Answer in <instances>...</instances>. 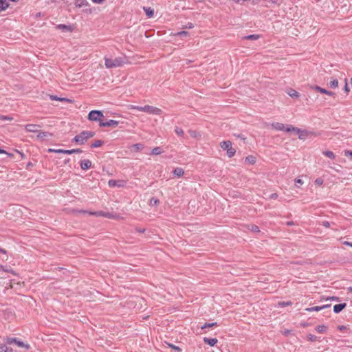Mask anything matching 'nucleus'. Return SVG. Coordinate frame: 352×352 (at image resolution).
Instances as JSON below:
<instances>
[{"mask_svg": "<svg viewBox=\"0 0 352 352\" xmlns=\"http://www.w3.org/2000/svg\"><path fill=\"white\" fill-rule=\"evenodd\" d=\"M129 109H137L140 111H144L153 115H160L162 113L160 109L149 105H145L144 107L131 105Z\"/></svg>", "mask_w": 352, "mask_h": 352, "instance_id": "f257e3e1", "label": "nucleus"}, {"mask_svg": "<svg viewBox=\"0 0 352 352\" xmlns=\"http://www.w3.org/2000/svg\"><path fill=\"white\" fill-rule=\"evenodd\" d=\"M125 63V60L124 58L118 57L114 59L109 58H104V65L107 68L111 69V68H116L118 67H121Z\"/></svg>", "mask_w": 352, "mask_h": 352, "instance_id": "f03ea898", "label": "nucleus"}, {"mask_svg": "<svg viewBox=\"0 0 352 352\" xmlns=\"http://www.w3.org/2000/svg\"><path fill=\"white\" fill-rule=\"evenodd\" d=\"M94 133L91 131H82L74 137V141L79 144H83L89 138H92Z\"/></svg>", "mask_w": 352, "mask_h": 352, "instance_id": "7ed1b4c3", "label": "nucleus"}, {"mask_svg": "<svg viewBox=\"0 0 352 352\" xmlns=\"http://www.w3.org/2000/svg\"><path fill=\"white\" fill-rule=\"evenodd\" d=\"M221 147L223 150L227 151V155L229 157H232L236 153L235 149L232 147V143L230 141L222 142L221 143Z\"/></svg>", "mask_w": 352, "mask_h": 352, "instance_id": "20e7f679", "label": "nucleus"}, {"mask_svg": "<svg viewBox=\"0 0 352 352\" xmlns=\"http://www.w3.org/2000/svg\"><path fill=\"white\" fill-rule=\"evenodd\" d=\"M103 118L104 115L102 112L97 110L91 111L88 115L89 120L91 121L103 122L102 120Z\"/></svg>", "mask_w": 352, "mask_h": 352, "instance_id": "39448f33", "label": "nucleus"}, {"mask_svg": "<svg viewBox=\"0 0 352 352\" xmlns=\"http://www.w3.org/2000/svg\"><path fill=\"white\" fill-rule=\"evenodd\" d=\"M110 187H124L126 184V182L124 180H114L111 179L108 182Z\"/></svg>", "mask_w": 352, "mask_h": 352, "instance_id": "423d86ee", "label": "nucleus"}, {"mask_svg": "<svg viewBox=\"0 0 352 352\" xmlns=\"http://www.w3.org/2000/svg\"><path fill=\"white\" fill-rule=\"evenodd\" d=\"M8 342L9 344H15L19 347H24V348L28 349L30 346L28 344H25L22 341H20V340H17L16 338H9L8 340Z\"/></svg>", "mask_w": 352, "mask_h": 352, "instance_id": "0eeeda50", "label": "nucleus"}, {"mask_svg": "<svg viewBox=\"0 0 352 352\" xmlns=\"http://www.w3.org/2000/svg\"><path fill=\"white\" fill-rule=\"evenodd\" d=\"M118 122L113 120H110L107 122H100L99 123V125L100 126H111V127H116L118 125Z\"/></svg>", "mask_w": 352, "mask_h": 352, "instance_id": "6e6552de", "label": "nucleus"}, {"mask_svg": "<svg viewBox=\"0 0 352 352\" xmlns=\"http://www.w3.org/2000/svg\"><path fill=\"white\" fill-rule=\"evenodd\" d=\"M312 88L322 94H327L329 96H334L335 95V93H333L332 91H327V89H323L319 86H314Z\"/></svg>", "mask_w": 352, "mask_h": 352, "instance_id": "1a4fd4ad", "label": "nucleus"}, {"mask_svg": "<svg viewBox=\"0 0 352 352\" xmlns=\"http://www.w3.org/2000/svg\"><path fill=\"white\" fill-rule=\"evenodd\" d=\"M91 166V162L89 160H83L80 162V167L82 170H87Z\"/></svg>", "mask_w": 352, "mask_h": 352, "instance_id": "9d476101", "label": "nucleus"}, {"mask_svg": "<svg viewBox=\"0 0 352 352\" xmlns=\"http://www.w3.org/2000/svg\"><path fill=\"white\" fill-rule=\"evenodd\" d=\"M330 307V305H323V306H315V307H310V308H307L306 309V311H320L323 309H325V308H327V307Z\"/></svg>", "mask_w": 352, "mask_h": 352, "instance_id": "9b49d317", "label": "nucleus"}, {"mask_svg": "<svg viewBox=\"0 0 352 352\" xmlns=\"http://www.w3.org/2000/svg\"><path fill=\"white\" fill-rule=\"evenodd\" d=\"M271 126L277 131H285V125L280 122H273L271 124Z\"/></svg>", "mask_w": 352, "mask_h": 352, "instance_id": "f8f14e48", "label": "nucleus"}, {"mask_svg": "<svg viewBox=\"0 0 352 352\" xmlns=\"http://www.w3.org/2000/svg\"><path fill=\"white\" fill-rule=\"evenodd\" d=\"M39 128V125L37 124H27L25 126V129L28 132H37L38 131V129Z\"/></svg>", "mask_w": 352, "mask_h": 352, "instance_id": "ddd939ff", "label": "nucleus"}, {"mask_svg": "<svg viewBox=\"0 0 352 352\" xmlns=\"http://www.w3.org/2000/svg\"><path fill=\"white\" fill-rule=\"evenodd\" d=\"M346 306V303H341L334 305L333 311L335 313H340L343 309H344Z\"/></svg>", "mask_w": 352, "mask_h": 352, "instance_id": "4468645a", "label": "nucleus"}, {"mask_svg": "<svg viewBox=\"0 0 352 352\" xmlns=\"http://www.w3.org/2000/svg\"><path fill=\"white\" fill-rule=\"evenodd\" d=\"M89 214L95 215L96 217L102 216V217H108V218H111V217L109 213H105V212H104L102 211H97V212H89Z\"/></svg>", "mask_w": 352, "mask_h": 352, "instance_id": "2eb2a0df", "label": "nucleus"}, {"mask_svg": "<svg viewBox=\"0 0 352 352\" xmlns=\"http://www.w3.org/2000/svg\"><path fill=\"white\" fill-rule=\"evenodd\" d=\"M204 341L205 343L209 344L210 346H212L217 342V339L216 338H204Z\"/></svg>", "mask_w": 352, "mask_h": 352, "instance_id": "dca6fc26", "label": "nucleus"}, {"mask_svg": "<svg viewBox=\"0 0 352 352\" xmlns=\"http://www.w3.org/2000/svg\"><path fill=\"white\" fill-rule=\"evenodd\" d=\"M50 152H54L57 153H65V154H72L74 151H70V150H63V149H49Z\"/></svg>", "mask_w": 352, "mask_h": 352, "instance_id": "f3484780", "label": "nucleus"}, {"mask_svg": "<svg viewBox=\"0 0 352 352\" xmlns=\"http://www.w3.org/2000/svg\"><path fill=\"white\" fill-rule=\"evenodd\" d=\"M143 10L148 17L151 18L154 15V10L153 8L150 7H144Z\"/></svg>", "mask_w": 352, "mask_h": 352, "instance_id": "a211bd4d", "label": "nucleus"}, {"mask_svg": "<svg viewBox=\"0 0 352 352\" xmlns=\"http://www.w3.org/2000/svg\"><path fill=\"white\" fill-rule=\"evenodd\" d=\"M287 94L292 98H298L300 96L299 93L293 89H289Z\"/></svg>", "mask_w": 352, "mask_h": 352, "instance_id": "6ab92c4d", "label": "nucleus"}, {"mask_svg": "<svg viewBox=\"0 0 352 352\" xmlns=\"http://www.w3.org/2000/svg\"><path fill=\"white\" fill-rule=\"evenodd\" d=\"M9 6L7 0H0V12L5 10Z\"/></svg>", "mask_w": 352, "mask_h": 352, "instance_id": "aec40b11", "label": "nucleus"}, {"mask_svg": "<svg viewBox=\"0 0 352 352\" xmlns=\"http://www.w3.org/2000/svg\"><path fill=\"white\" fill-rule=\"evenodd\" d=\"M174 175L177 177L183 176L184 171L182 168H176L173 171Z\"/></svg>", "mask_w": 352, "mask_h": 352, "instance_id": "412c9836", "label": "nucleus"}, {"mask_svg": "<svg viewBox=\"0 0 352 352\" xmlns=\"http://www.w3.org/2000/svg\"><path fill=\"white\" fill-rule=\"evenodd\" d=\"M49 136H52V134L47 133V132H43V131H39L37 135V138L41 140H43Z\"/></svg>", "mask_w": 352, "mask_h": 352, "instance_id": "4be33fe9", "label": "nucleus"}, {"mask_svg": "<svg viewBox=\"0 0 352 352\" xmlns=\"http://www.w3.org/2000/svg\"><path fill=\"white\" fill-rule=\"evenodd\" d=\"M285 131L287 132H292V131L300 132V129H298L297 127H294L291 125H289V126H285Z\"/></svg>", "mask_w": 352, "mask_h": 352, "instance_id": "5701e85b", "label": "nucleus"}, {"mask_svg": "<svg viewBox=\"0 0 352 352\" xmlns=\"http://www.w3.org/2000/svg\"><path fill=\"white\" fill-rule=\"evenodd\" d=\"M327 327L324 325H318V327H316V330L318 333H325V331H327Z\"/></svg>", "mask_w": 352, "mask_h": 352, "instance_id": "b1692460", "label": "nucleus"}, {"mask_svg": "<svg viewBox=\"0 0 352 352\" xmlns=\"http://www.w3.org/2000/svg\"><path fill=\"white\" fill-rule=\"evenodd\" d=\"M0 352H13L12 349L6 345H0Z\"/></svg>", "mask_w": 352, "mask_h": 352, "instance_id": "393cba45", "label": "nucleus"}, {"mask_svg": "<svg viewBox=\"0 0 352 352\" xmlns=\"http://www.w3.org/2000/svg\"><path fill=\"white\" fill-rule=\"evenodd\" d=\"M56 28L63 30V31H71L72 30L70 27L67 26L65 25H62V24L58 25L56 26Z\"/></svg>", "mask_w": 352, "mask_h": 352, "instance_id": "a878e982", "label": "nucleus"}, {"mask_svg": "<svg viewBox=\"0 0 352 352\" xmlns=\"http://www.w3.org/2000/svg\"><path fill=\"white\" fill-rule=\"evenodd\" d=\"M329 86L331 88L336 89L338 87V81L336 79H333V80L329 82Z\"/></svg>", "mask_w": 352, "mask_h": 352, "instance_id": "bb28decb", "label": "nucleus"}, {"mask_svg": "<svg viewBox=\"0 0 352 352\" xmlns=\"http://www.w3.org/2000/svg\"><path fill=\"white\" fill-rule=\"evenodd\" d=\"M298 134H299V138L300 140H305L307 137V132L305 131H302L300 129V132H296Z\"/></svg>", "mask_w": 352, "mask_h": 352, "instance_id": "cd10ccee", "label": "nucleus"}, {"mask_svg": "<svg viewBox=\"0 0 352 352\" xmlns=\"http://www.w3.org/2000/svg\"><path fill=\"white\" fill-rule=\"evenodd\" d=\"M131 147L133 149V151H138L142 150L144 146L142 144H135L132 145Z\"/></svg>", "mask_w": 352, "mask_h": 352, "instance_id": "c85d7f7f", "label": "nucleus"}, {"mask_svg": "<svg viewBox=\"0 0 352 352\" xmlns=\"http://www.w3.org/2000/svg\"><path fill=\"white\" fill-rule=\"evenodd\" d=\"M323 154L325 156H327V157L331 158V159H334L335 157H336L334 153L332 151H324Z\"/></svg>", "mask_w": 352, "mask_h": 352, "instance_id": "c756f323", "label": "nucleus"}, {"mask_svg": "<svg viewBox=\"0 0 352 352\" xmlns=\"http://www.w3.org/2000/svg\"><path fill=\"white\" fill-rule=\"evenodd\" d=\"M162 153V150H161V148L160 147H155L154 148L152 151H151V154L152 155H160Z\"/></svg>", "mask_w": 352, "mask_h": 352, "instance_id": "7c9ffc66", "label": "nucleus"}, {"mask_svg": "<svg viewBox=\"0 0 352 352\" xmlns=\"http://www.w3.org/2000/svg\"><path fill=\"white\" fill-rule=\"evenodd\" d=\"M245 161L248 162L250 164H253L255 163L256 160L254 156L250 155L245 158Z\"/></svg>", "mask_w": 352, "mask_h": 352, "instance_id": "2f4dec72", "label": "nucleus"}, {"mask_svg": "<svg viewBox=\"0 0 352 352\" xmlns=\"http://www.w3.org/2000/svg\"><path fill=\"white\" fill-rule=\"evenodd\" d=\"M217 326V322H212V323H205L203 326L201 327V329H206V328H210Z\"/></svg>", "mask_w": 352, "mask_h": 352, "instance_id": "473e14b6", "label": "nucleus"}, {"mask_svg": "<svg viewBox=\"0 0 352 352\" xmlns=\"http://www.w3.org/2000/svg\"><path fill=\"white\" fill-rule=\"evenodd\" d=\"M102 144V142L101 140H96L92 144L91 147L97 148L100 146Z\"/></svg>", "mask_w": 352, "mask_h": 352, "instance_id": "72a5a7b5", "label": "nucleus"}, {"mask_svg": "<svg viewBox=\"0 0 352 352\" xmlns=\"http://www.w3.org/2000/svg\"><path fill=\"white\" fill-rule=\"evenodd\" d=\"M50 98L53 100H59V101H68L67 99L64 98H58L56 96H50Z\"/></svg>", "mask_w": 352, "mask_h": 352, "instance_id": "f704fd0d", "label": "nucleus"}, {"mask_svg": "<svg viewBox=\"0 0 352 352\" xmlns=\"http://www.w3.org/2000/svg\"><path fill=\"white\" fill-rule=\"evenodd\" d=\"M0 120L4 121H12L13 120L12 117L8 116H0Z\"/></svg>", "mask_w": 352, "mask_h": 352, "instance_id": "c9c22d12", "label": "nucleus"}, {"mask_svg": "<svg viewBox=\"0 0 352 352\" xmlns=\"http://www.w3.org/2000/svg\"><path fill=\"white\" fill-rule=\"evenodd\" d=\"M175 132L178 135H182L184 134V131L182 130V129H181V128H179L178 126H176L175 128Z\"/></svg>", "mask_w": 352, "mask_h": 352, "instance_id": "e433bc0d", "label": "nucleus"}, {"mask_svg": "<svg viewBox=\"0 0 352 352\" xmlns=\"http://www.w3.org/2000/svg\"><path fill=\"white\" fill-rule=\"evenodd\" d=\"M188 132H189L190 136L192 138H197L199 136H200V135L195 131L190 130Z\"/></svg>", "mask_w": 352, "mask_h": 352, "instance_id": "4c0bfd02", "label": "nucleus"}, {"mask_svg": "<svg viewBox=\"0 0 352 352\" xmlns=\"http://www.w3.org/2000/svg\"><path fill=\"white\" fill-rule=\"evenodd\" d=\"M258 38V35L256 34H251L248 36H245V38L246 39H252V40H256Z\"/></svg>", "mask_w": 352, "mask_h": 352, "instance_id": "58836bf2", "label": "nucleus"}, {"mask_svg": "<svg viewBox=\"0 0 352 352\" xmlns=\"http://www.w3.org/2000/svg\"><path fill=\"white\" fill-rule=\"evenodd\" d=\"M250 230L254 232H259V229H258V227L257 226H255V225H252L250 226Z\"/></svg>", "mask_w": 352, "mask_h": 352, "instance_id": "ea45409f", "label": "nucleus"}, {"mask_svg": "<svg viewBox=\"0 0 352 352\" xmlns=\"http://www.w3.org/2000/svg\"><path fill=\"white\" fill-rule=\"evenodd\" d=\"M307 338L310 341H312V342L316 341L317 340V337L313 334H309L307 336Z\"/></svg>", "mask_w": 352, "mask_h": 352, "instance_id": "a19ab883", "label": "nucleus"}, {"mask_svg": "<svg viewBox=\"0 0 352 352\" xmlns=\"http://www.w3.org/2000/svg\"><path fill=\"white\" fill-rule=\"evenodd\" d=\"M158 203H159V200H158V199H156L152 198V199L150 200V204H151V205H157Z\"/></svg>", "mask_w": 352, "mask_h": 352, "instance_id": "79ce46f5", "label": "nucleus"}, {"mask_svg": "<svg viewBox=\"0 0 352 352\" xmlns=\"http://www.w3.org/2000/svg\"><path fill=\"white\" fill-rule=\"evenodd\" d=\"M187 34H188L187 32L182 31V32H180L177 33V35L179 36H186Z\"/></svg>", "mask_w": 352, "mask_h": 352, "instance_id": "37998d69", "label": "nucleus"}, {"mask_svg": "<svg viewBox=\"0 0 352 352\" xmlns=\"http://www.w3.org/2000/svg\"><path fill=\"white\" fill-rule=\"evenodd\" d=\"M169 346L171 348H173V349L177 351L178 352H181L182 351V349L179 347L177 346H175V345H173V344H169Z\"/></svg>", "mask_w": 352, "mask_h": 352, "instance_id": "c03bdc74", "label": "nucleus"}, {"mask_svg": "<svg viewBox=\"0 0 352 352\" xmlns=\"http://www.w3.org/2000/svg\"><path fill=\"white\" fill-rule=\"evenodd\" d=\"M344 155L346 156H351V157H352V151H344Z\"/></svg>", "mask_w": 352, "mask_h": 352, "instance_id": "a18cd8bd", "label": "nucleus"}, {"mask_svg": "<svg viewBox=\"0 0 352 352\" xmlns=\"http://www.w3.org/2000/svg\"><path fill=\"white\" fill-rule=\"evenodd\" d=\"M322 182L323 181L321 179H317L316 181H315V183L318 185H322Z\"/></svg>", "mask_w": 352, "mask_h": 352, "instance_id": "49530a36", "label": "nucleus"}, {"mask_svg": "<svg viewBox=\"0 0 352 352\" xmlns=\"http://www.w3.org/2000/svg\"><path fill=\"white\" fill-rule=\"evenodd\" d=\"M277 197H278V195L276 193H273V194L270 195V198L273 199H276Z\"/></svg>", "mask_w": 352, "mask_h": 352, "instance_id": "de8ad7c7", "label": "nucleus"}, {"mask_svg": "<svg viewBox=\"0 0 352 352\" xmlns=\"http://www.w3.org/2000/svg\"><path fill=\"white\" fill-rule=\"evenodd\" d=\"M295 182L298 184L302 185L303 184V182L300 179H296Z\"/></svg>", "mask_w": 352, "mask_h": 352, "instance_id": "09e8293b", "label": "nucleus"}, {"mask_svg": "<svg viewBox=\"0 0 352 352\" xmlns=\"http://www.w3.org/2000/svg\"><path fill=\"white\" fill-rule=\"evenodd\" d=\"M70 151H74L73 153H81L82 151L80 148L72 149Z\"/></svg>", "mask_w": 352, "mask_h": 352, "instance_id": "8fccbe9b", "label": "nucleus"}, {"mask_svg": "<svg viewBox=\"0 0 352 352\" xmlns=\"http://www.w3.org/2000/svg\"><path fill=\"white\" fill-rule=\"evenodd\" d=\"M322 225L326 228H329L330 226L329 222L327 221H323Z\"/></svg>", "mask_w": 352, "mask_h": 352, "instance_id": "3c124183", "label": "nucleus"}, {"mask_svg": "<svg viewBox=\"0 0 352 352\" xmlns=\"http://www.w3.org/2000/svg\"><path fill=\"white\" fill-rule=\"evenodd\" d=\"M0 270H2L5 272H11L10 270L8 269V268H5L3 266L1 265H0Z\"/></svg>", "mask_w": 352, "mask_h": 352, "instance_id": "603ef678", "label": "nucleus"}, {"mask_svg": "<svg viewBox=\"0 0 352 352\" xmlns=\"http://www.w3.org/2000/svg\"><path fill=\"white\" fill-rule=\"evenodd\" d=\"M344 90L346 92H349V88L348 87V85H347V82H346V84H345V86H344Z\"/></svg>", "mask_w": 352, "mask_h": 352, "instance_id": "864d4df0", "label": "nucleus"}, {"mask_svg": "<svg viewBox=\"0 0 352 352\" xmlns=\"http://www.w3.org/2000/svg\"><path fill=\"white\" fill-rule=\"evenodd\" d=\"M344 245H349V246L352 247V243H351V242H349V241H344Z\"/></svg>", "mask_w": 352, "mask_h": 352, "instance_id": "5fc2aeb1", "label": "nucleus"}, {"mask_svg": "<svg viewBox=\"0 0 352 352\" xmlns=\"http://www.w3.org/2000/svg\"><path fill=\"white\" fill-rule=\"evenodd\" d=\"M345 329H346V327H344L343 325H341V326L338 327V329L340 330V331H342V330H344Z\"/></svg>", "mask_w": 352, "mask_h": 352, "instance_id": "6e6d98bb", "label": "nucleus"}, {"mask_svg": "<svg viewBox=\"0 0 352 352\" xmlns=\"http://www.w3.org/2000/svg\"><path fill=\"white\" fill-rule=\"evenodd\" d=\"M290 333L289 330H285L283 332V333L285 336H287Z\"/></svg>", "mask_w": 352, "mask_h": 352, "instance_id": "4d7b16f0", "label": "nucleus"}, {"mask_svg": "<svg viewBox=\"0 0 352 352\" xmlns=\"http://www.w3.org/2000/svg\"><path fill=\"white\" fill-rule=\"evenodd\" d=\"M0 252H2L3 254H6V251L3 249L0 248Z\"/></svg>", "mask_w": 352, "mask_h": 352, "instance_id": "13d9d810", "label": "nucleus"}, {"mask_svg": "<svg viewBox=\"0 0 352 352\" xmlns=\"http://www.w3.org/2000/svg\"><path fill=\"white\" fill-rule=\"evenodd\" d=\"M193 27H194V26H193L192 23H189V25H188V28H192Z\"/></svg>", "mask_w": 352, "mask_h": 352, "instance_id": "bf43d9fd", "label": "nucleus"}, {"mask_svg": "<svg viewBox=\"0 0 352 352\" xmlns=\"http://www.w3.org/2000/svg\"><path fill=\"white\" fill-rule=\"evenodd\" d=\"M6 153V152L4 150L0 148V153Z\"/></svg>", "mask_w": 352, "mask_h": 352, "instance_id": "052dcab7", "label": "nucleus"}, {"mask_svg": "<svg viewBox=\"0 0 352 352\" xmlns=\"http://www.w3.org/2000/svg\"><path fill=\"white\" fill-rule=\"evenodd\" d=\"M349 292H352V287L348 288Z\"/></svg>", "mask_w": 352, "mask_h": 352, "instance_id": "680f3d73", "label": "nucleus"}, {"mask_svg": "<svg viewBox=\"0 0 352 352\" xmlns=\"http://www.w3.org/2000/svg\"><path fill=\"white\" fill-rule=\"evenodd\" d=\"M288 225H292L293 224V222H288L287 223Z\"/></svg>", "mask_w": 352, "mask_h": 352, "instance_id": "e2e57ef3", "label": "nucleus"}, {"mask_svg": "<svg viewBox=\"0 0 352 352\" xmlns=\"http://www.w3.org/2000/svg\"><path fill=\"white\" fill-rule=\"evenodd\" d=\"M3 259L5 260V261L8 260V256H6V258H4Z\"/></svg>", "mask_w": 352, "mask_h": 352, "instance_id": "0e129e2a", "label": "nucleus"}, {"mask_svg": "<svg viewBox=\"0 0 352 352\" xmlns=\"http://www.w3.org/2000/svg\"><path fill=\"white\" fill-rule=\"evenodd\" d=\"M69 161V159L65 160V163L68 162Z\"/></svg>", "mask_w": 352, "mask_h": 352, "instance_id": "69168bd1", "label": "nucleus"}]
</instances>
